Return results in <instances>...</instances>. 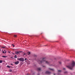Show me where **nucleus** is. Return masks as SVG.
Segmentation results:
<instances>
[{"mask_svg": "<svg viewBox=\"0 0 75 75\" xmlns=\"http://www.w3.org/2000/svg\"><path fill=\"white\" fill-rule=\"evenodd\" d=\"M15 54H20V53L19 52H15Z\"/></svg>", "mask_w": 75, "mask_h": 75, "instance_id": "39448f33", "label": "nucleus"}, {"mask_svg": "<svg viewBox=\"0 0 75 75\" xmlns=\"http://www.w3.org/2000/svg\"><path fill=\"white\" fill-rule=\"evenodd\" d=\"M50 72L48 71H46L45 72V74H50Z\"/></svg>", "mask_w": 75, "mask_h": 75, "instance_id": "423d86ee", "label": "nucleus"}, {"mask_svg": "<svg viewBox=\"0 0 75 75\" xmlns=\"http://www.w3.org/2000/svg\"><path fill=\"white\" fill-rule=\"evenodd\" d=\"M63 69H64V70H65L66 69L65 68H64Z\"/></svg>", "mask_w": 75, "mask_h": 75, "instance_id": "4be33fe9", "label": "nucleus"}, {"mask_svg": "<svg viewBox=\"0 0 75 75\" xmlns=\"http://www.w3.org/2000/svg\"><path fill=\"white\" fill-rule=\"evenodd\" d=\"M60 64H61V62H59Z\"/></svg>", "mask_w": 75, "mask_h": 75, "instance_id": "2f4dec72", "label": "nucleus"}, {"mask_svg": "<svg viewBox=\"0 0 75 75\" xmlns=\"http://www.w3.org/2000/svg\"><path fill=\"white\" fill-rule=\"evenodd\" d=\"M55 75V74H54V75Z\"/></svg>", "mask_w": 75, "mask_h": 75, "instance_id": "7c9ffc66", "label": "nucleus"}, {"mask_svg": "<svg viewBox=\"0 0 75 75\" xmlns=\"http://www.w3.org/2000/svg\"><path fill=\"white\" fill-rule=\"evenodd\" d=\"M0 67H1V66H0Z\"/></svg>", "mask_w": 75, "mask_h": 75, "instance_id": "72a5a7b5", "label": "nucleus"}, {"mask_svg": "<svg viewBox=\"0 0 75 75\" xmlns=\"http://www.w3.org/2000/svg\"><path fill=\"white\" fill-rule=\"evenodd\" d=\"M27 59H25V60H27Z\"/></svg>", "mask_w": 75, "mask_h": 75, "instance_id": "b1692460", "label": "nucleus"}, {"mask_svg": "<svg viewBox=\"0 0 75 75\" xmlns=\"http://www.w3.org/2000/svg\"><path fill=\"white\" fill-rule=\"evenodd\" d=\"M11 71H12V70H9V72H11Z\"/></svg>", "mask_w": 75, "mask_h": 75, "instance_id": "6ab92c4d", "label": "nucleus"}, {"mask_svg": "<svg viewBox=\"0 0 75 75\" xmlns=\"http://www.w3.org/2000/svg\"><path fill=\"white\" fill-rule=\"evenodd\" d=\"M6 52H6V51H5V53H6Z\"/></svg>", "mask_w": 75, "mask_h": 75, "instance_id": "c85d7f7f", "label": "nucleus"}, {"mask_svg": "<svg viewBox=\"0 0 75 75\" xmlns=\"http://www.w3.org/2000/svg\"><path fill=\"white\" fill-rule=\"evenodd\" d=\"M7 67L8 68H10V66H9L8 65L7 66Z\"/></svg>", "mask_w": 75, "mask_h": 75, "instance_id": "2eb2a0df", "label": "nucleus"}, {"mask_svg": "<svg viewBox=\"0 0 75 75\" xmlns=\"http://www.w3.org/2000/svg\"><path fill=\"white\" fill-rule=\"evenodd\" d=\"M50 69V70H51L52 71H54V69Z\"/></svg>", "mask_w": 75, "mask_h": 75, "instance_id": "dca6fc26", "label": "nucleus"}, {"mask_svg": "<svg viewBox=\"0 0 75 75\" xmlns=\"http://www.w3.org/2000/svg\"><path fill=\"white\" fill-rule=\"evenodd\" d=\"M43 67H45V66H43Z\"/></svg>", "mask_w": 75, "mask_h": 75, "instance_id": "c756f323", "label": "nucleus"}, {"mask_svg": "<svg viewBox=\"0 0 75 75\" xmlns=\"http://www.w3.org/2000/svg\"><path fill=\"white\" fill-rule=\"evenodd\" d=\"M2 48H6V47H2Z\"/></svg>", "mask_w": 75, "mask_h": 75, "instance_id": "412c9836", "label": "nucleus"}, {"mask_svg": "<svg viewBox=\"0 0 75 75\" xmlns=\"http://www.w3.org/2000/svg\"><path fill=\"white\" fill-rule=\"evenodd\" d=\"M38 75H40V74L38 73Z\"/></svg>", "mask_w": 75, "mask_h": 75, "instance_id": "bb28decb", "label": "nucleus"}, {"mask_svg": "<svg viewBox=\"0 0 75 75\" xmlns=\"http://www.w3.org/2000/svg\"><path fill=\"white\" fill-rule=\"evenodd\" d=\"M2 57L3 58H6V57H7V56H2Z\"/></svg>", "mask_w": 75, "mask_h": 75, "instance_id": "6e6552de", "label": "nucleus"}, {"mask_svg": "<svg viewBox=\"0 0 75 75\" xmlns=\"http://www.w3.org/2000/svg\"><path fill=\"white\" fill-rule=\"evenodd\" d=\"M19 64V62H18V61H16L14 63V64H16V65H17V64Z\"/></svg>", "mask_w": 75, "mask_h": 75, "instance_id": "20e7f679", "label": "nucleus"}, {"mask_svg": "<svg viewBox=\"0 0 75 75\" xmlns=\"http://www.w3.org/2000/svg\"><path fill=\"white\" fill-rule=\"evenodd\" d=\"M2 62H3V61L0 60V63H2Z\"/></svg>", "mask_w": 75, "mask_h": 75, "instance_id": "4468645a", "label": "nucleus"}, {"mask_svg": "<svg viewBox=\"0 0 75 75\" xmlns=\"http://www.w3.org/2000/svg\"><path fill=\"white\" fill-rule=\"evenodd\" d=\"M11 65H13L12 64H11Z\"/></svg>", "mask_w": 75, "mask_h": 75, "instance_id": "393cba45", "label": "nucleus"}, {"mask_svg": "<svg viewBox=\"0 0 75 75\" xmlns=\"http://www.w3.org/2000/svg\"><path fill=\"white\" fill-rule=\"evenodd\" d=\"M2 53H4V51H3L2 52Z\"/></svg>", "mask_w": 75, "mask_h": 75, "instance_id": "5701e85b", "label": "nucleus"}, {"mask_svg": "<svg viewBox=\"0 0 75 75\" xmlns=\"http://www.w3.org/2000/svg\"><path fill=\"white\" fill-rule=\"evenodd\" d=\"M17 57V55H15L14 58H17V57Z\"/></svg>", "mask_w": 75, "mask_h": 75, "instance_id": "ddd939ff", "label": "nucleus"}, {"mask_svg": "<svg viewBox=\"0 0 75 75\" xmlns=\"http://www.w3.org/2000/svg\"><path fill=\"white\" fill-rule=\"evenodd\" d=\"M25 55V54H23V55Z\"/></svg>", "mask_w": 75, "mask_h": 75, "instance_id": "cd10ccee", "label": "nucleus"}, {"mask_svg": "<svg viewBox=\"0 0 75 75\" xmlns=\"http://www.w3.org/2000/svg\"><path fill=\"white\" fill-rule=\"evenodd\" d=\"M13 58V57H12V58Z\"/></svg>", "mask_w": 75, "mask_h": 75, "instance_id": "473e14b6", "label": "nucleus"}, {"mask_svg": "<svg viewBox=\"0 0 75 75\" xmlns=\"http://www.w3.org/2000/svg\"><path fill=\"white\" fill-rule=\"evenodd\" d=\"M28 55H30V52H29L27 53Z\"/></svg>", "mask_w": 75, "mask_h": 75, "instance_id": "9b49d317", "label": "nucleus"}, {"mask_svg": "<svg viewBox=\"0 0 75 75\" xmlns=\"http://www.w3.org/2000/svg\"><path fill=\"white\" fill-rule=\"evenodd\" d=\"M67 73H68V72L67 71H66L64 72V74H67Z\"/></svg>", "mask_w": 75, "mask_h": 75, "instance_id": "a211bd4d", "label": "nucleus"}, {"mask_svg": "<svg viewBox=\"0 0 75 75\" xmlns=\"http://www.w3.org/2000/svg\"><path fill=\"white\" fill-rule=\"evenodd\" d=\"M14 37L15 38H16V37H17V35H14Z\"/></svg>", "mask_w": 75, "mask_h": 75, "instance_id": "9d476101", "label": "nucleus"}, {"mask_svg": "<svg viewBox=\"0 0 75 75\" xmlns=\"http://www.w3.org/2000/svg\"><path fill=\"white\" fill-rule=\"evenodd\" d=\"M27 75H30V74H27Z\"/></svg>", "mask_w": 75, "mask_h": 75, "instance_id": "a878e982", "label": "nucleus"}, {"mask_svg": "<svg viewBox=\"0 0 75 75\" xmlns=\"http://www.w3.org/2000/svg\"><path fill=\"white\" fill-rule=\"evenodd\" d=\"M17 60L20 61H21L22 62H24V59L23 58V57L18 58H17Z\"/></svg>", "mask_w": 75, "mask_h": 75, "instance_id": "7ed1b4c3", "label": "nucleus"}, {"mask_svg": "<svg viewBox=\"0 0 75 75\" xmlns=\"http://www.w3.org/2000/svg\"><path fill=\"white\" fill-rule=\"evenodd\" d=\"M38 71H40V70H41V68H38Z\"/></svg>", "mask_w": 75, "mask_h": 75, "instance_id": "1a4fd4ad", "label": "nucleus"}, {"mask_svg": "<svg viewBox=\"0 0 75 75\" xmlns=\"http://www.w3.org/2000/svg\"><path fill=\"white\" fill-rule=\"evenodd\" d=\"M75 65V62L73 61L70 66H67V67L70 69H72V68H74V67Z\"/></svg>", "mask_w": 75, "mask_h": 75, "instance_id": "f03ea898", "label": "nucleus"}, {"mask_svg": "<svg viewBox=\"0 0 75 75\" xmlns=\"http://www.w3.org/2000/svg\"><path fill=\"white\" fill-rule=\"evenodd\" d=\"M12 46H13V47H14V44H12Z\"/></svg>", "mask_w": 75, "mask_h": 75, "instance_id": "f3484780", "label": "nucleus"}, {"mask_svg": "<svg viewBox=\"0 0 75 75\" xmlns=\"http://www.w3.org/2000/svg\"><path fill=\"white\" fill-rule=\"evenodd\" d=\"M34 57H36L37 55H34Z\"/></svg>", "mask_w": 75, "mask_h": 75, "instance_id": "aec40b11", "label": "nucleus"}, {"mask_svg": "<svg viewBox=\"0 0 75 75\" xmlns=\"http://www.w3.org/2000/svg\"><path fill=\"white\" fill-rule=\"evenodd\" d=\"M21 52H23V51H19V53H20Z\"/></svg>", "mask_w": 75, "mask_h": 75, "instance_id": "f8f14e48", "label": "nucleus"}, {"mask_svg": "<svg viewBox=\"0 0 75 75\" xmlns=\"http://www.w3.org/2000/svg\"><path fill=\"white\" fill-rule=\"evenodd\" d=\"M42 59H40L37 60V61L38 62V63H42L44 62H45L46 64H49L50 63L48 62V61H46V58H44L42 59Z\"/></svg>", "mask_w": 75, "mask_h": 75, "instance_id": "f257e3e1", "label": "nucleus"}, {"mask_svg": "<svg viewBox=\"0 0 75 75\" xmlns=\"http://www.w3.org/2000/svg\"><path fill=\"white\" fill-rule=\"evenodd\" d=\"M61 70H58V75H59V73H60V72H61Z\"/></svg>", "mask_w": 75, "mask_h": 75, "instance_id": "0eeeda50", "label": "nucleus"}]
</instances>
